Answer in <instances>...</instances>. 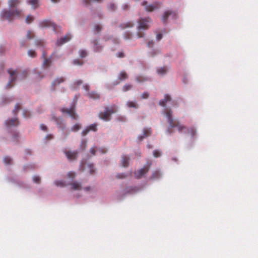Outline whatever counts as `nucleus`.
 Returning a JSON list of instances; mask_svg holds the SVG:
<instances>
[{"instance_id": "1", "label": "nucleus", "mask_w": 258, "mask_h": 258, "mask_svg": "<svg viewBox=\"0 0 258 258\" xmlns=\"http://www.w3.org/2000/svg\"><path fill=\"white\" fill-rule=\"evenodd\" d=\"M20 4V0H9V10L3 9L1 12V17L8 20H10L13 16L19 17L22 11L17 8Z\"/></svg>"}, {"instance_id": "2", "label": "nucleus", "mask_w": 258, "mask_h": 258, "mask_svg": "<svg viewBox=\"0 0 258 258\" xmlns=\"http://www.w3.org/2000/svg\"><path fill=\"white\" fill-rule=\"evenodd\" d=\"M162 113L166 116L167 121L169 124V126L166 131L167 134L171 135L173 132L172 129L174 128H176L180 133H183L186 131V127L184 125L173 119L172 112L170 110L164 111Z\"/></svg>"}, {"instance_id": "3", "label": "nucleus", "mask_w": 258, "mask_h": 258, "mask_svg": "<svg viewBox=\"0 0 258 258\" xmlns=\"http://www.w3.org/2000/svg\"><path fill=\"white\" fill-rule=\"evenodd\" d=\"M10 75L9 81L5 86V89H9L12 88L16 81L24 79L27 75L26 71H21L19 70L10 69L8 70Z\"/></svg>"}, {"instance_id": "4", "label": "nucleus", "mask_w": 258, "mask_h": 258, "mask_svg": "<svg viewBox=\"0 0 258 258\" xmlns=\"http://www.w3.org/2000/svg\"><path fill=\"white\" fill-rule=\"evenodd\" d=\"M67 176L69 179H70L71 182L69 181L67 182L62 180H55L54 181V184L56 186L60 187H63L67 185H70L71 186V188L75 190L80 191L82 189L81 184L80 182L73 181V179L76 176V173L75 172L70 171L68 172Z\"/></svg>"}, {"instance_id": "5", "label": "nucleus", "mask_w": 258, "mask_h": 258, "mask_svg": "<svg viewBox=\"0 0 258 258\" xmlns=\"http://www.w3.org/2000/svg\"><path fill=\"white\" fill-rule=\"evenodd\" d=\"M111 40L114 41V43H117L118 42V39L114 38L110 36H105L102 39H95L91 41V43L92 45V49L95 52H101L104 46V42Z\"/></svg>"}, {"instance_id": "6", "label": "nucleus", "mask_w": 258, "mask_h": 258, "mask_svg": "<svg viewBox=\"0 0 258 258\" xmlns=\"http://www.w3.org/2000/svg\"><path fill=\"white\" fill-rule=\"evenodd\" d=\"M59 119L56 118L55 120V122L57 124V126L59 128L61 129L63 131L62 133V138L63 140H66L69 135L70 132H78L82 127V124L80 123L77 122L76 124H74L72 126L69 131L68 133H65L63 131L66 128V124L62 121H60Z\"/></svg>"}, {"instance_id": "7", "label": "nucleus", "mask_w": 258, "mask_h": 258, "mask_svg": "<svg viewBox=\"0 0 258 258\" xmlns=\"http://www.w3.org/2000/svg\"><path fill=\"white\" fill-rule=\"evenodd\" d=\"M151 20L149 18H141L138 21V26H137L138 33L137 37L142 38L144 37V33L141 31L148 29L151 24Z\"/></svg>"}, {"instance_id": "8", "label": "nucleus", "mask_w": 258, "mask_h": 258, "mask_svg": "<svg viewBox=\"0 0 258 258\" xmlns=\"http://www.w3.org/2000/svg\"><path fill=\"white\" fill-rule=\"evenodd\" d=\"M116 110L117 107L114 105L109 107H105L103 111L99 113V117L104 121H109L110 120L111 115L116 112Z\"/></svg>"}, {"instance_id": "9", "label": "nucleus", "mask_w": 258, "mask_h": 258, "mask_svg": "<svg viewBox=\"0 0 258 258\" xmlns=\"http://www.w3.org/2000/svg\"><path fill=\"white\" fill-rule=\"evenodd\" d=\"M76 100L75 101L72 106L69 108H62L61 109V111L62 113H67L73 119L77 120L78 118V116L75 112V104L76 103Z\"/></svg>"}, {"instance_id": "10", "label": "nucleus", "mask_w": 258, "mask_h": 258, "mask_svg": "<svg viewBox=\"0 0 258 258\" xmlns=\"http://www.w3.org/2000/svg\"><path fill=\"white\" fill-rule=\"evenodd\" d=\"M177 18V15L176 12L170 11H166L162 17L163 23H166L168 20H175Z\"/></svg>"}, {"instance_id": "11", "label": "nucleus", "mask_w": 258, "mask_h": 258, "mask_svg": "<svg viewBox=\"0 0 258 258\" xmlns=\"http://www.w3.org/2000/svg\"><path fill=\"white\" fill-rule=\"evenodd\" d=\"M38 26L40 28H52L54 31L56 30V25L49 19L40 21L38 23Z\"/></svg>"}, {"instance_id": "12", "label": "nucleus", "mask_w": 258, "mask_h": 258, "mask_svg": "<svg viewBox=\"0 0 258 258\" xmlns=\"http://www.w3.org/2000/svg\"><path fill=\"white\" fill-rule=\"evenodd\" d=\"M151 165V163L148 162L143 168L135 172V177L140 178L143 176L149 171Z\"/></svg>"}, {"instance_id": "13", "label": "nucleus", "mask_w": 258, "mask_h": 258, "mask_svg": "<svg viewBox=\"0 0 258 258\" xmlns=\"http://www.w3.org/2000/svg\"><path fill=\"white\" fill-rule=\"evenodd\" d=\"M142 5L144 7L146 11L148 12H152L159 8L158 4L156 3L153 4H149L146 1H144Z\"/></svg>"}, {"instance_id": "14", "label": "nucleus", "mask_w": 258, "mask_h": 258, "mask_svg": "<svg viewBox=\"0 0 258 258\" xmlns=\"http://www.w3.org/2000/svg\"><path fill=\"white\" fill-rule=\"evenodd\" d=\"M97 130V124L93 123L86 126L81 132V135L83 137L86 136L89 132L93 131L96 132Z\"/></svg>"}, {"instance_id": "15", "label": "nucleus", "mask_w": 258, "mask_h": 258, "mask_svg": "<svg viewBox=\"0 0 258 258\" xmlns=\"http://www.w3.org/2000/svg\"><path fill=\"white\" fill-rule=\"evenodd\" d=\"M5 124L7 127L9 129L12 127L17 126L19 124V121L16 117H14L6 120Z\"/></svg>"}, {"instance_id": "16", "label": "nucleus", "mask_w": 258, "mask_h": 258, "mask_svg": "<svg viewBox=\"0 0 258 258\" xmlns=\"http://www.w3.org/2000/svg\"><path fill=\"white\" fill-rule=\"evenodd\" d=\"M64 154L67 159L69 161H72L77 159L78 152L77 151H66Z\"/></svg>"}, {"instance_id": "17", "label": "nucleus", "mask_w": 258, "mask_h": 258, "mask_svg": "<svg viewBox=\"0 0 258 258\" xmlns=\"http://www.w3.org/2000/svg\"><path fill=\"white\" fill-rule=\"evenodd\" d=\"M151 134V130L150 128H144L142 133L140 134L138 137L139 141H142L145 138L149 136Z\"/></svg>"}, {"instance_id": "18", "label": "nucleus", "mask_w": 258, "mask_h": 258, "mask_svg": "<svg viewBox=\"0 0 258 258\" xmlns=\"http://www.w3.org/2000/svg\"><path fill=\"white\" fill-rule=\"evenodd\" d=\"M140 189L138 187L129 186L126 187L123 191H122L123 195L127 194H134L136 193Z\"/></svg>"}, {"instance_id": "19", "label": "nucleus", "mask_w": 258, "mask_h": 258, "mask_svg": "<svg viewBox=\"0 0 258 258\" xmlns=\"http://www.w3.org/2000/svg\"><path fill=\"white\" fill-rule=\"evenodd\" d=\"M72 38V35L71 34H67L63 37H61L57 41V45H62L67 42H68Z\"/></svg>"}, {"instance_id": "20", "label": "nucleus", "mask_w": 258, "mask_h": 258, "mask_svg": "<svg viewBox=\"0 0 258 258\" xmlns=\"http://www.w3.org/2000/svg\"><path fill=\"white\" fill-rule=\"evenodd\" d=\"M156 71L158 75L160 76H164L167 73L168 68L167 67H159L157 68Z\"/></svg>"}, {"instance_id": "21", "label": "nucleus", "mask_w": 258, "mask_h": 258, "mask_svg": "<svg viewBox=\"0 0 258 258\" xmlns=\"http://www.w3.org/2000/svg\"><path fill=\"white\" fill-rule=\"evenodd\" d=\"M171 101V97L168 94H166L164 96V98L163 99L160 100L159 105L162 106H165L166 104Z\"/></svg>"}, {"instance_id": "22", "label": "nucleus", "mask_w": 258, "mask_h": 258, "mask_svg": "<svg viewBox=\"0 0 258 258\" xmlns=\"http://www.w3.org/2000/svg\"><path fill=\"white\" fill-rule=\"evenodd\" d=\"M130 158L127 156L123 155L121 157V164L123 167H127L129 164Z\"/></svg>"}, {"instance_id": "23", "label": "nucleus", "mask_w": 258, "mask_h": 258, "mask_svg": "<svg viewBox=\"0 0 258 258\" xmlns=\"http://www.w3.org/2000/svg\"><path fill=\"white\" fill-rule=\"evenodd\" d=\"M133 25H134L131 22H125V23H123L119 25V28L121 30H124V29H125L127 28H132L133 27Z\"/></svg>"}, {"instance_id": "24", "label": "nucleus", "mask_w": 258, "mask_h": 258, "mask_svg": "<svg viewBox=\"0 0 258 258\" xmlns=\"http://www.w3.org/2000/svg\"><path fill=\"white\" fill-rule=\"evenodd\" d=\"M27 3L28 5H31L33 9H35L38 6V0H27Z\"/></svg>"}, {"instance_id": "25", "label": "nucleus", "mask_w": 258, "mask_h": 258, "mask_svg": "<svg viewBox=\"0 0 258 258\" xmlns=\"http://www.w3.org/2000/svg\"><path fill=\"white\" fill-rule=\"evenodd\" d=\"M126 106L129 108H134L137 109L139 105L136 101H128L126 102Z\"/></svg>"}, {"instance_id": "26", "label": "nucleus", "mask_w": 258, "mask_h": 258, "mask_svg": "<svg viewBox=\"0 0 258 258\" xmlns=\"http://www.w3.org/2000/svg\"><path fill=\"white\" fill-rule=\"evenodd\" d=\"M64 81V79L62 77L58 78L55 79L52 83V86L53 89H55V87L58 85L60 83L63 82Z\"/></svg>"}, {"instance_id": "27", "label": "nucleus", "mask_w": 258, "mask_h": 258, "mask_svg": "<svg viewBox=\"0 0 258 258\" xmlns=\"http://www.w3.org/2000/svg\"><path fill=\"white\" fill-rule=\"evenodd\" d=\"M88 96L93 99H97L99 98V95L95 92H88Z\"/></svg>"}, {"instance_id": "28", "label": "nucleus", "mask_w": 258, "mask_h": 258, "mask_svg": "<svg viewBox=\"0 0 258 258\" xmlns=\"http://www.w3.org/2000/svg\"><path fill=\"white\" fill-rule=\"evenodd\" d=\"M187 133L191 138H194L195 135H196L197 130L194 127H191L187 130Z\"/></svg>"}, {"instance_id": "29", "label": "nucleus", "mask_w": 258, "mask_h": 258, "mask_svg": "<svg viewBox=\"0 0 258 258\" xmlns=\"http://www.w3.org/2000/svg\"><path fill=\"white\" fill-rule=\"evenodd\" d=\"M161 175H162V174L160 171H155L153 173L151 178L152 179H158L161 177Z\"/></svg>"}, {"instance_id": "30", "label": "nucleus", "mask_w": 258, "mask_h": 258, "mask_svg": "<svg viewBox=\"0 0 258 258\" xmlns=\"http://www.w3.org/2000/svg\"><path fill=\"white\" fill-rule=\"evenodd\" d=\"M161 52V50L159 49H154L149 52V54L150 56L154 57L156 55H158Z\"/></svg>"}, {"instance_id": "31", "label": "nucleus", "mask_w": 258, "mask_h": 258, "mask_svg": "<svg viewBox=\"0 0 258 258\" xmlns=\"http://www.w3.org/2000/svg\"><path fill=\"white\" fill-rule=\"evenodd\" d=\"M53 135L51 134H49L46 135L45 138L43 139L42 141L44 143L46 144L47 142L52 140Z\"/></svg>"}, {"instance_id": "32", "label": "nucleus", "mask_w": 258, "mask_h": 258, "mask_svg": "<svg viewBox=\"0 0 258 258\" xmlns=\"http://www.w3.org/2000/svg\"><path fill=\"white\" fill-rule=\"evenodd\" d=\"M127 78V75L126 73L124 71L121 72L118 75V79L120 81H123V80H125Z\"/></svg>"}, {"instance_id": "33", "label": "nucleus", "mask_w": 258, "mask_h": 258, "mask_svg": "<svg viewBox=\"0 0 258 258\" xmlns=\"http://www.w3.org/2000/svg\"><path fill=\"white\" fill-rule=\"evenodd\" d=\"M35 36L34 33L33 31L29 30L27 31L26 37L28 40H31Z\"/></svg>"}, {"instance_id": "34", "label": "nucleus", "mask_w": 258, "mask_h": 258, "mask_svg": "<svg viewBox=\"0 0 258 258\" xmlns=\"http://www.w3.org/2000/svg\"><path fill=\"white\" fill-rule=\"evenodd\" d=\"M116 8V5L113 3H110L107 5V9L110 11H114Z\"/></svg>"}, {"instance_id": "35", "label": "nucleus", "mask_w": 258, "mask_h": 258, "mask_svg": "<svg viewBox=\"0 0 258 258\" xmlns=\"http://www.w3.org/2000/svg\"><path fill=\"white\" fill-rule=\"evenodd\" d=\"M82 1L87 5L89 4L95 3H101L103 1V0H82Z\"/></svg>"}, {"instance_id": "36", "label": "nucleus", "mask_w": 258, "mask_h": 258, "mask_svg": "<svg viewBox=\"0 0 258 258\" xmlns=\"http://www.w3.org/2000/svg\"><path fill=\"white\" fill-rule=\"evenodd\" d=\"M4 162L6 165H10L12 163L13 161L10 157H5L4 159Z\"/></svg>"}, {"instance_id": "37", "label": "nucleus", "mask_w": 258, "mask_h": 258, "mask_svg": "<svg viewBox=\"0 0 258 258\" xmlns=\"http://www.w3.org/2000/svg\"><path fill=\"white\" fill-rule=\"evenodd\" d=\"M34 17L33 16L29 15L26 17L25 21L27 24H30L34 21Z\"/></svg>"}, {"instance_id": "38", "label": "nucleus", "mask_w": 258, "mask_h": 258, "mask_svg": "<svg viewBox=\"0 0 258 258\" xmlns=\"http://www.w3.org/2000/svg\"><path fill=\"white\" fill-rule=\"evenodd\" d=\"M50 65V58H45L43 63V67L44 69L48 67Z\"/></svg>"}, {"instance_id": "39", "label": "nucleus", "mask_w": 258, "mask_h": 258, "mask_svg": "<svg viewBox=\"0 0 258 258\" xmlns=\"http://www.w3.org/2000/svg\"><path fill=\"white\" fill-rule=\"evenodd\" d=\"M131 36L132 33L129 31H126L123 34V37L126 40L130 39L131 38Z\"/></svg>"}, {"instance_id": "40", "label": "nucleus", "mask_w": 258, "mask_h": 258, "mask_svg": "<svg viewBox=\"0 0 258 258\" xmlns=\"http://www.w3.org/2000/svg\"><path fill=\"white\" fill-rule=\"evenodd\" d=\"M79 55L81 57L84 58L87 56V51L85 49H81L79 52Z\"/></svg>"}, {"instance_id": "41", "label": "nucleus", "mask_w": 258, "mask_h": 258, "mask_svg": "<svg viewBox=\"0 0 258 258\" xmlns=\"http://www.w3.org/2000/svg\"><path fill=\"white\" fill-rule=\"evenodd\" d=\"M89 171L91 174H93L95 172V168L94 167L93 165L91 164H88L87 165Z\"/></svg>"}, {"instance_id": "42", "label": "nucleus", "mask_w": 258, "mask_h": 258, "mask_svg": "<svg viewBox=\"0 0 258 258\" xmlns=\"http://www.w3.org/2000/svg\"><path fill=\"white\" fill-rule=\"evenodd\" d=\"M12 101L11 99L10 98H8L5 96L2 97V103L5 104L8 102H10Z\"/></svg>"}, {"instance_id": "43", "label": "nucleus", "mask_w": 258, "mask_h": 258, "mask_svg": "<svg viewBox=\"0 0 258 258\" xmlns=\"http://www.w3.org/2000/svg\"><path fill=\"white\" fill-rule=\"evenodd\" d=\"M28 54L30 57H34L36 55L35 51L33 49H30L28 51Z\"/></svg>"}, {"instance_id": "44", "label": "nucleus", "mask_w": 258, "mask_h": 258, "mask_svg": "<svg viewBox=\"0 0 258 258\" xmlns=\"http://www.w3.org/2000/svg\"><path fill=\"white\" fill-rule=\"evenodd\" d=\"M41 180V178L38 175H34L33 177V181L36 183H39Z\"/></svg>"}, {"instance_id": "45", "label": "nucleus", "mask_w": 258, "mask_h": 258, "mask_svg": "<svg viewBox=\"0 0 258 258\" xmlns=\"http://www.w3.org/2000/svg\"><path fill=\"white\" fill-rule=\"evenodd\" d=\"M153 154L154 157L157 158L161 156V152L160 150H156L153 151Z\"/></svg>"}, {"instance_id": "46", "label": "nucleus", "mask_w": 258, "mask_h": 258, "mask_svg": "<svg viewBox=\"0 0 258 258\" xmlns=\"http://www.w3.org/2000/svg\"><path fill=\"white\" fill-rule=\"evenodd\" d=\"M97 152V148L96 146H94L90 149V152L92 155H96Z\"/></svg>"}, {"instance_id": "47", "label": "nucleus", "mask_w": 258, "mask_h": 258, "mask_svg": "<svg viewBox=\"0 0 258 258\" xmlns=\"http://www.w3.org/2000/svg\"><path fill=\"white\" fill-rule=\"evenodd\" d=\"M73 64L74 65L81 66L83 64V61L79 59H75L73 60Z\"/></svg>"}, {"instance_id": "48", "label": "nucleus", "mask_w": 258, "mask_h": 258, "mask_svg": "<svg viewBox=\"0 0 258 258\" xmlns=\"http://www.w3.org/2000/svg\"><path fill=\"white\" fill-rule=\"evenodd\" d=\"M132 88V85L130 84H125L123 86L122 90L123 91H127L130 90Z\"/></svg>"}, {"instance_id": "49", "label": "nucleus", "mask_w": 258, "mask_h": 258, "mask_svg": "<svg viewBox=\"0 0 258 258\" xmlns=\"http://www.w3.org/2000/svg\"><path fill=\"white\" fill-rule=\"evenodd\" d=\"M102 29V27L98 24L95 25L94 27V30L96 32H99Z\"/></svg>"}, {"instance_id": "50", "label": "nucleus", "mask_w": 258, "mask_h": 258, "mask_svg": "<svg viewBox=\"0 0 258 258\" xmlns=\"http://www.w3.org/2000/svg\"><path fill=\"white\" fill-rule=\"evenodd\" d=\"M107 149L105 148H97V151L101 154H105L107 152Z\"/></svg>"}, {"instance_id": "51", "label": "nucleus", "mask_w": 258, "mask_h": 258, "mask_svg": "<svg viewBox=\"0 0 258 258\" xmlns=\"http://www.w3.org/2000/svg\"><path fill=\"white\" fill-rule=\"evenodd\" d=\"M87 145V142L86 141H85L84 140H82L81 141V144L80 145V148L82 150H85Z\"/></svg>"}, {"instance_id": "52", "label": "nucleus", "mask_w": 258, "mask_h": 258, "mask_svg": "<svg viewBox=\"0 0 258 258\" xmlns=\"http://www.w3.org/2000/svg\"><path fill=\"white\" fill-rule=\"evenodd\" d=\"M20 105L19 104L17 103V104H16V105L15 106V108L13 110V112L14 114H15L16 112L20 109Z\"/></svg>"}, {"instance_id": "53", "label": "nucleus", "mask_w": 258, "mask_h": 258, "mask_svg": "<svg viewBox=\"0 0 258 258\" xmlns=\"http://www.w3.org/2000/svg\"><path fill=\"white\" fill-rule=\"evenodd\" d=\"M144 80H147V79L143 78L142 77H137L136 78V81L138 82H142Z\"/></svg>"}, {"instance_id": "54", "label": "nucleus", "mask_w": 258, "mask_h": 258, "mask_svg": "<svg viewBox=\"0 0 258 258\" xmlns=\"http://www.w3.org/2000/svg\"><path fill=\"white\" fill-rule=\"evenodd\" d=\"M40 128L41 131L47 132V127L44 124H40Z\"/></svg>"}, {"instance_id": "55", "label": "nucleus", "mask_w": 258, "mask_h": 258, "mask_svg": "<svg viewBox=\"0 0 258 258\" xmlns=\"http://www.w3.org/2000/svg\"><path fill=\"white\" fill-rule=\"evenodd\" d=\"M117 119L119 121H125L126 120V118L125 116H118L117 117Z\"/></svg>"}, {"instance_id": "56", "label": "nucleus", "mask_w": 258, "mask_h": 258, "mask_svg": "<svg viewBox=\"0 0 258 258\" xmlns=\"http://www.w3.org/2000/svg\"><path fill=\"white\" fill-rule=\"evenodd\" d=\"M35 77L36 79H37L38 80H40L43 78V76H41V72H37L36 73V76Z\"/></svg>"}, {"instance_id": "57", "label": "nucleus", "mask_w": 258, "mask_h": 258, "mask_svg": "<svg viewBox=\"0 0 258 258\" xmlns=\"http://www.w3.org/2000/svg\"><path fill=\"white\" fill-rule=\"evenodd\" d=\"M149 94L147 92H144L142 95V97L143 99H146L148 97Z\"/></svg>"}, {"instance_id": "58", "label": "nucleus", "mask_w": 258, "mask_h": 258, "mask_svg": "<svg viewBox=\"0 0 258 258\" xmlns=\"http://www.w3.org/2000/svg\"><path fill=\"white\" fill-rule=\"evenodd\" d=\"M162 34L159 33L156 35V38L157 41H159L160 40H161L162 39Z\"/></svg>"}, {"instance_id": "59", "label": "nucleus", "mask_w": 258, "mask_h": 258, "mask_svg": "<svg viewBox=\"0 0 258 258\" xmlns=\"http://www.w3.org/2000/svg\"><path fill=\"white\" fill-rule=\"evenodd\" d=\"M74 85H76L77 86H79L82 83V81L81 80H76L74 82Z\"/></svg>"}, {"instance_id": "60", "label": "nucleus", "mask_w": 258, "mask_h": 258, "mask_svg": "<svg viewBox=\"0 0 258 258\" xmlns=\"http://www.w3.org/2000/svg\"><path fill=\"white\" fill-rule=\"evenodd\" d=\"M83 88L87 91H88L89 89V86L87 84H85L83 85Z\"/></svg>"}, {"instance_id": "61", "label": "nucleus", "mask_w": 258, "mask_h": 258, "mask_svg": "<svg viewBox=\"0 0 258 258\" xmlns=\"http://www.w3.org/2000/svg\"><path fill=\"white\" fill-rule=\"evenodd\" d=\"M153 45V41H149L148 43V46L149 47H152Z\"/></svg>"}, {"instance_id": "62", "label": "nucleus", "mask_w": 258, "mask_h": 258, "mask_svg": "<svg viewBox=\"0 0 258 258\" xmlns=\"http://www.w3.org/2000/svg\"><path fill=\"white\" fill-rule=\"evenodd\" d=\"M116 55L119 57H122L123 56V54L121 52L118 53Z\"/></svg>"}, {"instance_id": "63", "label": "nucleus", "mask_w": 258, "mask_h": 258, "mask_svg": "<svg viewBox=\"0 0 258 258\" xmlns=\"http://www.w3.org/2000/svg\"><path fill=\"white\" fill-rule=\"evenodd\" d=\"M124 177V174H117V177L119 178H123Z\"/></svg>"}, {"instance_id": "64", "label": "nucleus", "mask_w": 258, "mask_h": 258, "mask_svg": "<svg viewBox=\"0 0 258 258\" xmlns=\"http://www.w3.org/2000/svg\"><path fill=\"white\" fill-rule=\"evenodd\" d=\"M128 8V5L127 4H123L122 5V8L124 9V10H125V9H127Z\"/></svg>"}]
</instances>
